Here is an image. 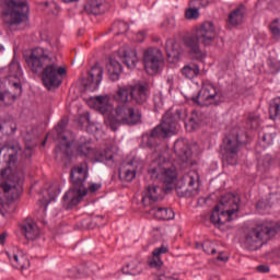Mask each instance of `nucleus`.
Returning a JSON list of instances; mask_svg holds the SVG:
<instances>
[{
    "instance_id": "obj_1",
    "label": "nucleus",
    "mask_w": 280,
    "mask_h": 280,
    "mask_svg": "<svg viewBox=\"0 0 280 280\" xmlns=\"http://www.w3.org/2000/svg\"><path fill=\"white\" fill-rule=\"evenodd\" d=\"M150 97V85L148 83H135L126 85H117V90L114 93L115 102H118L114 109V115L108 116L105 124L117 132L119 126H139L143 114L141 110L129 104L130 100H133L136 104H145Z\"/></svg>"
},
{
    "instance_id": "obj_2",
    "label": "nucleus",
    "mask_w": 280,
    "mask_h": 280,
    "mask_svg": "<svg viewBox=\"0 0 280 280\" xmlns=\"http://www.w3.org/2000/svg\"><path fill=\"white\" fill-rule=\"evenodd\" d=\"M26 65L33 73H40L44 86L54 89L60 86L62 79L60 75L67 74L65 67L58 66V57L54 52L45 48H34L31 55L26 58Z\"/></svg>"
},
{
    "instance_id": "obj_3",
    "label": "nucleus",
    "mask_w": 280,
    "mask_h": 280,
    "mask_svg": "<svg viewBox=\"0 0 280 280\" xmlns=\"http://www.w3.org/2000/svg\"><path fill=\"white\" fill-rule=\"evenodd\" d=\"M4 153L3 158L7 159V168L2 170L1 176L3 182L1 189L3 191L4 200H19L23 194V182L25 180V173L23 168H14L16 165V155L21 152V145L18 142L7 144L1 148Z\"/></svg>"
},
{
    "instance_id": "obj_4",
    "label": "nucleus",
    "mask_w": 280,
    "mask_h": 280,
    "mask_svg": "<svg viewBox=\"0 0 280 280\" xmlns=\"http://www.w3.org/2000/svg\"><path fill=\"white\" fill-rule=\"evenodd\" d=\"M183 109H176L173 114L167 112L162 119V122L151 130L150 133L142 135V144L144 148H156L161 139H167L170 135L178 132V121L185 119Z\"/></svg>"
},
{
    "instance_id": "obj_5",
    "label": "nucleus",
    "mask_w": 280,
    "mask_h": 280,
    "mask_svg": "<svg viewBox=\"0 0 280 280\" xmlns=\"http://www.w3.org/2000/svg\"><path fill=\"white\" fill-rule=\"evenodd\" d=\"M88 178L89 165L86 162L71 168L70 180L72 183V188L63 196L65 202L69 201L70 207H75V205L82 202V198L89 194V190L84 187V183H86Z\"/></svg>"
},
{
    "instance_id": "obj_6",
    "label": "nucleus",
    "mask_w": 280,
    "mask_h": 280,
    "mask_svg": "<svg viewBox=\"0 0 280 280\" xmlns=\"http://www.w3.org/2000/svg\"><path fill=\"white\" fill-rule=\"evenodd\" d=\"M2 21L9 30H16L21 23L27 21V14L30 7H27V0H2Z\"/></svg>"
},
{
    "instance_id": "obj_7",
    "label": "nucleus",
    "mask_w": 280,
    "mask_h": 280,
    "mask_svg": "<svg viewBox=\"0 0 280 280\" xmlns=\"http://www.w3.org/2000/svg\"><path fill=\"white\" fill-rule=\"evenodd\" d=\"M246 131L240 127H234L230 135L223 139L221 150L223 152V161L228 165H237V153L240 145L246 141Z\"/></svg>"
},
{
    "instance_id": "obj_8",
    "label": "nucleus",
    "mask_w": 280,
    "mask_h": 280,
    "mask_svg": "<svg viewBox=\"0 0 280 280\" xmlns=\"http://www.w3.org/2000/svg\"><path fill=\"white\" fill-rule=\"evenodd\" d=\"M279 233V226L261 223L245 232L244 246L247 250H259L264 246V240H270Z\"/></svg>"
},
{
    "instance_id": "obj_9",
    "label": "nucleus",
    "mask_w": 280,
    "mask_h": 280,
    "mask_svg": "<svg viewBox=\"0 0 280 280\" xmlns=\"http://www.w3.org/2000/svg\"><path fill=\"white\" fill-rule=\"evenodd\" d=\"M197 106H220L224 102V93L209 81H203L200 91L191 97Z\"/></svg>"
},
{
    "instance_id": "obj_10",
    "label": "nucleus",
    "mask_w": 280,
    "mask_h": 280,
    "mask_svg": "<svg viewBox=\"0 0 280 280\" xmlns=\"http://www.w3.org/2000/svg\"><path fill=\"white\" fill-rule=\"evenodd\" d=\"M198 172L190 171L186 173L176 184L175 189L179 198H191L198 194Z\"/></svg>"
},
{
    "instance_id": "obj_11",
    "label": "nucleus",
    "mask_w": 280,
    "mask_h": 280,
    "mask_svg": "<svg viewBox=\"0 0 280 280\" xmlns=\"http://www.w3.org/2000/svg\"><path fill=\"white\" fill-rule=\"evenodd\" d=\"M77 152L81 156H92L95 163H110L115 158L113 149H105L104 151H93L89 142H82L78 144Z\"/></svg>"
},
{
    "instance_id": "obj_12",
    "label": "nucleus",
    "mask_w": 280,
    "mask_h": 280,
    "mask_svg": "<svg viewBox=\"0 0 280 280\" xmlns=\"http://www.w3.org/2000/svg\"><path fill=\"white\" fill-rule=\"evenodd\" d=\"M143 65L149 75H156L163 65V52L159 48H149L143 54Z\"/></svg>"
},
{
    "instance_id": "obj_13",
    "label": "nucleus",
    "mask_w": 280,
    "mask_h": 280,
    "mask_svg": "<svg viewBox=\"0 0 280 280\" xmlns=\"http://www.w3.org/2000/svg\"><path fill=\"white\" fill-rule=\"evenodd\" d=\"M194 34L200 45L209 47L210 45H213V42L215 40V24L211 21H206L196 28Z\"/></svg>"
},
{
    "instance_id": "obj_14",
    "label": "nucleus",
    "mask_w": 280,
    "mask_h": 280,
    "mask_svg": "<svg viewBox=\"0 0 280 280\" xmlns=\"http://www.w3.org/2000/svg\"><path fill=\"white\" fill-rule=\"evenodd\" d=\"M217 207L226 218H229V221L231 222L233 213H237V211H240V198L234 196L232 192H228L221 198Z\"/></svg>"
},
{
    "instance_id": "obj_15",
    "label": "nucleus",
    "mask_w": 280,
    "mask_h": 280,
    "mask_svg": "<svg viewBox=\"0 0 280 280\" xmlns=\"http://www.w3.org/2000/svg\"><path fill=\"white\" fill-rule=\"evenodd\" d=\"M174 152L179 163H183L184 165H194V161L191 160L194 152L185 139H178L175 141Z\"/></svg>"
},
{
    "instance_id": "obj_16",
    "label": "nucleus",
    "mask_w": 280,
    "mask_h": 280,
    "mask_svg": "<svg viewBox=\"0 0 280 280\" xmlns=\"http://www.w3.org/2000/svg\"><path fill=\"white\" fill-rule=\"evenodd\" d=\"M103 78L104 68L96 63L88 72V78L84 80L83 84L88 91H97L100 84H102Z\"/></svg>"
},
{
    "instance_id": "obj_17",
    "label": "nucleus",
    "mask_w": 280,
    "mask_h": 280,
    "mask_svg": "<svg viewBox=\"0 0 280 280\" xmlns=\"http://www.w3.org/2000/svg\"><path fill=\"white\" fill-rule=\"evenodd\" d=\"M21 95H23V85L19 81L9 83L8 90H4L1 94L2 106H13Z\"/></svg>"
},
{
    "instance_id": "obj_18",
    "label": "nucleus",
    "mask_w": 280,
    "mask_h": 280,
    "mask_svg": "<svg viewBox=\"0 0 280 280\" xmlns=\"http://www.w3.org/2000/svg\"><path fill=\"white\" fill-rule=\"evenodd\" d=\"M161 200H163V188L161 186L150 185L145 188L141 202L144 209H150L155 202Z\"/></svg>"
},
{
    "instance_id": "obj_19",
    "label": "nucleus",
    "mask_w": 280,
    "mask_h": 280,
    "mask_svg": "<svg viewBox=\"0 0 280 280\" xmlns=\"http://www.w3.org/2000/svg\"><path fill=\"white\" fill-rule=\"evenodd\" d=\"M4 257L9 259L11 266L16 268V270H27L30 268V260L16 247L5 250Z\"/></svg>"
},
{
    "instance_id": "obj_20",
    "label": "nucleus",
    "mask_w": 280,
    "mask_h": 280,
    "mask_svg": "<svg viewBox=\"0 0 280 280\" xmlns=\"http://www.w3.org/2000/svg\"><path fill=\"white\" fill-rule=\"evenodd\" d=\"M176 166H174L172 163L168 161H163V166H162V183H164V191L165 194H170L172 189H174V186L172 184L174 180H176Z\"/></svg>"
},
{
    "instance_id": "obj_21",
    "label": "nucleus",
    "mask_w": 280,
    "mask_h": 280,
    "mask_svg": "<svg viewBox=\"0 0 280 280\" xmlns=\"http://www.w3.org/2000/svg\"><path fill=\"white\" fill-rule=\"evenodd\" d=\"M184 43L194 60H199L202 62L207 58V52L200 49V42L196 37L195 33L184 39Z\"/></svg>"
},
{
    "instance_id": "obj_22",
    "label": "nucleus",
    "mask_w": 280,
    "mask_h": 280,
    "mask_svg": "<svg viewBox=\"0 0 280 280\" xmlns=\"http://www.w3.org/2000/svg\"><path fill=\"white\" fill-rule=\"evenodd\" d=\"M21 233L24 235L28 242H34V240H38L40 237V229H38V225L36 222H34L31 219L24 220L20 224Z\"/></svg>"
},
{
    "instance_id": "obj_23",
    "label": "nucleus",
    "mask_w": 280,
    "mask_h": 280,
    "mask_svg": "<svg viewBox=\"0 0 280 280\" xmlns=\"http://www.w3.org/2000/svg\"><path fill=\"white\" fill-rule=\"evenodd\" d=\"M120 60L128 67V69H135L139 62V57H137V50L130 47L120 48L118 51Z\"/></svg>"
},
{
    "instance_id": "obj_24",
    "label": "nucleus",
    "mask_w": 280,
    "mask_h": 280,
    "mask_svg": "<svg viewBox=\"0 0 280 280\" xmlns=\"http://www.w3.org/2000/svg\"><path fill=\"white\" fill-rule=\"evenodd\" d=\"M5 72L8 73L5 77V82H8V84H14V82L21 84V78H23V70H21V63H19L16 59L12 60V62L5 69Z\"/></svg>"
},
{
    "instance_id": "obj_25",
    "label": "nucleus",
    "mask_w": 280,
    "mask_h": 280,
    "mask_svg": "<svg viewBox=\"0 0 280 280\" xmlns=\"http://www.w3.org/2000/svg\"><path fill=\"white\" fill-rule=\"evenodd\" d=\"M106 10H108V2L106 0H90L84 7L86 14H93L94 16L104 14Z\"/></svg>"
},
{
    "instance_id": "obj_26",
    "label": "nucleus",
    "mask_w": 280,
    "mask_h": 280,
    "mask_svg": "<svg viewBox=\"0 0 280 280\" xmlns=\"http://www.w3.org/2000/svg\"><path fill=\"white\" fill-rule=\"evenodd\" d=\"M166 56L168 62H178L180 60V44L176 39L166 40Z\"/></svg>"
},
{
    "instance_id": "obj_27",
    "label": "nucleus",
    "mask_w": 280,
    "mask_h": 280,
    "mask_svg": "<svg viewBox=\"0 0 280 280\" xmlns=\"http://www.w3.org/2000/svg\"><path fill=\"white\" fill-rule=\"evenodd\" d=\"M246 16V5L240 4L235 10L230 12L228 22L233 27L242 25L244 23V18Z\"/></svg>"
},
{
    "instance_id": "obj_28",
    "label": "nucleus",
    "mask_w": 280,
    "mask_h": 280,
    "mask_svg": "<svg viewBox=\"0 0 280 280\" xmlns=\"http://www.w3.org/2000/svg\"><path fill=\"white\" fill-rule=\"evenodd\" d=\"M137 161H131L122 165L119 170V176H122L124 180L131 183L137 176Z\"/></svg>"
},
{
    "instance_id": "obj_29",
    "label": "nucleus",
    "mask_w": 280,
    "mask_h": 280,
    "mask_svg": "<svg viewBox=\"0 0 280 280\" xmlns=\"http://www.w3.org/2000/svg\"><path fill=\"white\" fill-rule=\"evenodd\" d=\"M148 172H149V176L152 180H162V178H163V158L153 160Z\"/></svg>"
},
{
    "instance_id": "obj_30",
    "label": "nucleus",
    "mask_w": 280,
    "mask_h": 280,
    "mask_svg": "<svg viewBox=\"0 0 280 280\" xmlns=\"http://www.w3.org/2000/svg\"><path fill=\"white\" fill-rule=\"evenodd\" d=\"M96 108H98L102 115H106L108 110H110V97L108 95H98L90 98Z\"/></svg>"
},
{
    "instance_id": "obj_31",
    "label": "nucleus",
    "mask_w": 280,
    "mask_h": 280,
    "mask_svg": "<svg viewBox=\"0 0 280 280\" xmlns=\"http://www.w3.org/2000/svg\"><path fill=\"white\" fill-rule=\"evenodd\" d=\"M170 253V247L162 245L161 247H156L152 255L153 257L149 260V266L151 268H161L163 266V260H161V255H165Z\"/></svg>"
},
{
    "instance_id": "obj_32",
    "label": "nucleus",
    "mask_w": 280,
    "mask_h": 280,
    "mask_svg": "<svg viewBox=\"0 0 280 280\" xmlns=\"http://www.w3.org/2000/svg\"><path fill=\"white\" fill-rule=\"evenodd\" d=\"M150 215H154L156 220H174V210L170 208H154L147 210Z\"/></svg>"
},
{
    "instance_id": "obj_33",
    "label": "nucleus",
    "mask_w": 280,
    "mask_h": 280,
    "mask_svg": "<svg viewBox=\"0 0 280 280\" xmlns=\"http://www.w3.org/2000/svg\"><path fill=\"white\" fill-rule=\"evenodd\" d=\"M122 71L124 68L121 67V63L115 59H110L109 63L107 65V73L112 82H117Z\"/></svg>"
},
{
    "instance_id": "obj_34",
    "label": "nucleus",
    "mask_w": 280,
    "mask_h": 280,
    "mask_svg": "<svg viewBox=\"0 0 280 280\" xmlns=\"http://www.w3.org/2000/svg\"><path fill=\"white\" fill-rule=\"evenodd\" d=\"M180 73L187 80H194L200 75V66L195 62H190L180 69Z\"/></svg>"
},
{
    "instance_id": "obj_35",
    "label": "nucleus",
    "mask_w": 280,
    "mask_h": 280,
    "mask_svg": "<svg viewBox=\"0 0 280 280\" xmlns=\"http://www.w3.org/2000/svg\"><path fill=\"white\" fill-rule=\"evenodd\" d=\"M210 221L214 225L226 224V222H231L229 220V217H226L224 212L220 208H218V206L214 207L210 215Z\"/></svg>"
},
{
    "instance_id": "obj_36",
    "label": "nucleus",
    "mask_w": 280,
    "mask_h": 280,
    "mask_svg": "<svg viewBox=\"0 0 280 280\" xmlns=\"http://www.w3.org/2000/svg\"><path fill=\"white\" fill-rule=\"evenodd\" d=\"M15 200H5L2 202V212L1 215L8 222V220H12V214L16 211Z\"/></svg>"
},
{
    "instance_id": "obj_37",
    "label": "nucleus",
    "mask_w": 280,
    "mask_h": 280,
    "mask_svg": "<svg viewBox=\"0 0 280 280\" xmlns=\"http://www.w3.org/2000/svg\"><path fill=\"white\" fill-rule=\"evenodd\" d=\"M122 272L124 275L137 277V275H141V272H143V268H141V264H139V261H131L122 267Z\"/></svg>"
},
{
    "instance_id": "obj_38",
    "label": "nucleus",
    "mask_w": 280,
    "mask_h": 280,
    "mask_svg": "<svg viewBox=\"0 0 280 280\" xmlns=\"http://www.w3.org/2000/svg\"><path fill=\"white\" fill-rule=\"evenodd\" d=\"M270 119H280V96L273 98L269 105Z\"/></svg>"
},
{
    "instance_id": "obj_39",
    "label": "nucleus",
    "mask_w": 280,
    "mask_h": 280,
    "mask_svg": "<svg viewBox=\"0 0 280 280\" xmlns=\"http://www.w3.org/2000/svg\"><path fill=\"white\" fill-rule=\"evenodd\" d=\"M59 194H60V190L55 189L54 187L48 188V196H49V199H47V198L40 199V200H39V207H44V210H46V209H47V206H48L51 201L56 200V198L59 196Z\"/></svg>"
},
{
    "instance_id": "obj_40",
    "label": "nucleus",
    "mask_w": 280,
    "mask_h": 280,
    "mask_svg": "<svg viewBox=\"0 0 280 280\" xmlns=\"http://www.w3.org/2000/svg\"><path fill=\"white\" fill-rule=\"evenodd\" d=\"M268 73L275 75L280 72V61L275 58H269L267 60Z\"/></svg>"
},
{
    "instance_id": "obj_41",
    "label": "nucleus",
    "mask_w": 280,
    "mask_h": 280,
    "mask_svg": "<svg viewBox=\"0 0 280 280\" xmlns=\"http://www.w3.org/2000/svg\"><path fill=\"white\" fill-rule=\"evenodd\" d=\"M271 163H272V160L270 159V156H266L262 160H259L258 172H261L262 174L268 172V170H270Z\"/></svg>"
},
{
    "instance_id": "obj_42",
    "label": "nucleus",
    "mask_w": 280,
    "mask_h": 280,
    "mask_svg": "<svg viewBox=\"0 0 280 280\" xmlns=\"http://www.w3.org/2000/svg\"><path fill=\"white\" fill-rule=\"evenodd\" d=\"M203 248V252L207 253V255H215L217 250L213 247V243H211L210 241H206L202 244L197 243V248Z\"/></svg>"
},
{
    "instance_id": "obj_43",
    "label": "nucleus",
    "mask_w": 280,
    "mask_h": 280,
    "mask_svg": "<svg viewBox=\"0 0 280 280\" xmlns=\"http://www.w3.org/2000/svg\"><path fill=\"white\" fill-rule=\"evenodd\" d=\"M69 124V120L61 119L59 124L57 125V135L59 139H63V141H67V136H62L65 130L67 129V125Z\"/></svg>"
},
{
    "instance_id": "obj_44",
    "label": "nucleus",
    "mask_w": 280,
    "mask_h": 280,
    "mask_svg": "<svg viewBox=\"0 0 280 280\" xmlns=\"http://www.w3.org/2000/svg\"><path fill=\"white\" fill-rule=\"evenodd\" d=\"M114 30H117V34H126L130 30V25L124 21H117L114 23Z\"/></svg>"
},
{
    "instance_id": "obj_45",
    "label": "nucleus",
    "mask_w": 280,
    "mask_h": 280,
    "mask_svg": "<svg viewBox=\"0 0 280 280\" xmlns=\"http://www.w3.org/2000/svg\"><path fill=\"white\" fill-rule=\"evenodd\" d=\"M201 120L198 117V113H192L191 117L188 119L186 126H190L191 130H196L200 126Z\"/></svg>"
},
{
    "instance_id": "obj_46",
    "label": "nucleus",
    "mask_w": 280,
    "mask_h": 280,
    "mask_svg": "<svg viewBox=\"0 0 280 280\" xmlns=\"http://www.w3.org/2000/svg\"><path fill=\"white\" fill-rule=\"evenodd\" d=\"M1 128L2 131L5 132V135H14V132H16V122H4Z\"/></svg>"
},
{
    "instance_id": "obj_47",
    "label": "nucleus",
    "mask_w": 280,
    "mask_h": 280,
    "mask_svg": "<svg viewBox=\"0 0 280 280\" xmlns=\"http://www.w3.org/2000/svg\"><path fill=\"white\" fill-rule=\"evenodd\" d=\"M185 16L189 21H194L200 16V11L198 8H189L185 11Z\"/></svg>"
},
{
    "instance_id": "obj_48",
    "label": "nucleus",
    "mask_w": 280,
    "mask_h": 280,
    "mask_svg": "<svg viewBox=\"0 0 280 280\" xmlns=\"http://www.w3.org/2000/svg\"><path fill=\"white\" fill-rule=\"evenodd\" d=\"M279 23V19H276L272 21V23L269 25V30L273 37L280 38V28L277 25Z\"/></svg>"
},
{
    "instance_id": "obj_49",
    "label": "nucleus",
    "mask_w": 280,
    "mask_h": 280,
    "mask_svg": "<svg viewBox=\"0 0 280 280\" xmlns=\"http://www.w3.org/2000/svg\"><path fill=\"white\" fill-rule=\"evenodd\" d=\"M260 118L259 115L250 114L247 120V124L250 128H259Z\"/></svg>"
},
{
    "instance_id": "obj_50",
    "label": "nucleus",
    "mask_w": 280,
    "mask_h": 280,
    "mask_svg": "<svg viewBox=\"0 0 280 280\" xmlns=\"http://www.w3.org/2000/svg\"><path fill=\"white\" fill-rule=\"evenodd\" d=\"M261 139L266 145H272V142L275 141V133H262Z\"/></svg>"
},
{
    "instance_id": "obj_51",
    "label": "nucleus",
    "mask_w": 280,
    "mask_h": 280,
    "mask_svg": "<svg viewBox=\"0 0 280 280\" xmlns=\"http://www.w3.org/2000/svg\"><path fill=\"white\" fill-rule=\"evenodd\" d=\"M100 189H102V184L100 183H94L86 188L90 194H95V191H100Z\"/></svg>"
},
{
    "instance_id": "obj_52",
    "label": "nucleus",
    "mask_w": 280,
    "mask_h": 280,
    "mask_svg": "<svg viewBox=\"0 0 280 280\" xmlns=\"http://www.w3.org/2000/svg\"><path fill=\"white\" fill-rule=\"evenodd\" d=\"M63 154H65L68 159L73 155V151L71 150V143L66 142Z\"/></svg>"
},
{
    "instance_id": "obj_53",
    "label": "nucleus",
    "mask_w": 280,
    "mask_h": 280,
    "mask_svg": "<svg viewBox=\"0 0 280 280\" xmlns=\"http://www.w3.org/2000/svg\"><path fill=\"white\" fill-rule=\"evenodd\" d=\"M257 272H270V267H268L267 265H259L258 267H256Z\"/></svg>"
},
{
    "instance_id": "obj_54",
    "label": "nucleus",
    "mask_w": 280,
    "mask_h": 280,
    "mask_svg": "<svg viewBox=\"0 0 280 280\" xmlns=\"http://www.w3.org/2000/svg\"><path fill=\"white\" fill-rule=\"evenodd\" d=\"M153 102L158 108H161V106H163V98L161 97V95H155Z\"/></svg>"
},
{
    "instance_id": "obj_55",
    "label": "nucleus",
    "mask_w": 280,
    "mask_h": 280,
    "mask_svg": "<svg viewBox=\"0 0 280 280\" xmlns=\"http://www.w3.org/2000/svg\"><path fill=\"white\" fill-rule=\"evenodd\" d=\"M166 84H168L170 91H172V89H174V75H168L166 78Z\"/></svg>"
},
{
    "instance_id": "obj_56",
    "label": "nucleus",
    "mask_w": 280,
    "mask_h": 280,
    "mask_svg": "<svg viewBox=\"0 0 280 280\" xmlns=\"http://www.w3.org/2000/svg\"><path fill=\"white\" fill-rule=\"evenodd\" d=\"M43 5L45 7L44 10H47V8H55V9H58V5H56V3L51 2H44Z\"/></svg>"
},
{
    "instance_id": "obj_57",
    "label": "nucleus",
    "mask_w": 280,
    "mask_h": 280,
    "mask_svg": "<svg viewBox=\"0 0 280 280\" xmlns=\"http://www.w3.org/2000/svg\"><path fill=\"white\" fill-rule=\"evenodd\" d=\"M160 280H178V278L163 275V276H160Z\"/></svg>"
},
{
    "instance_id": "obj_58",
    "label": "nucleus",
    "mask_w": 280,
    "mask_h": 280,
    "mask_svg": "<svg viewBox=\"0 0 280 280\" xmlns=\"http://www.w3.org/2000/svg\"><path fill=\"white\" fill-rule=\"evenodd\" d=\"M219 261H229V257L222 256V253L219 254L218 258Z\"/></svg>"
},
{
    "instance_id": "obj_59",
    "label": "nucleus",
    "mask_w": 280,
    "mask_h": 280,
    "mask_svg": "<svg viewBox=\"0 0 280 280\" xmlns=\"http://www.w3.org/2000/svg\"><path fill=\"white\" fill-rule=\"evenodd\" d=\"M5 237H8V232H3L1 234V244L4 245L5 244Z\"/></svg>"
},
{
    "instance_id": "obj_60",
    "label": "nucleus",
    "mask_w": 280,
    "mask_h": 280,
    "mask_svg": "<svg viewBox=\"0 0 280 280\" xmlns=\"http://www.w3.org/2000/svg\"><path fill=\"white\" fill-rule=\"evenodd\" d=\"M197 5H207V0H196Z\"/></svg>"
},
{
    "instance_id": "obj_61",
    "label": "nucleus",
    "mask_w": 280,
    "mask_h": 280,
    "mask_svg": "<svg viewBox=\"0 0 280 280\" xmlns=\"http://www.w3.org/2000/svg\"><path fill=\"white\" fill-rule=\"evenodd\" d=\"M95 222H100V220H104V217H102V215H97V217H95Z\"/></svg>"
},
{
    "instance_id": "obj_62",
    "label": "nucleus",
    "mask_w": 280,
    "mask_h": 280,
    "mask_svg": "<svg viewBox=\"0 0 280 280\" xmlns=\"http://www.w3.org/2000/svg\"><path fill=\"white\" fill-rule=\"evenodd\" d=\"M138 38H139V40H143V33H138Z\"/></svg>"
},
{
    "instance_id": "obj_63",
    "label": "nucleus",
    "mask_w": 280,
    "mask_h": 280,
    "mask_svg": "<svg viewBox=\"0 0 280 280\" xmlns=\"http://www.w3.org/2000/svg\"><path fill=\"white\" fill-rule=\"evenodd\" d=\"M46 143H47V140H44V141H43V145H45Z\"/></svg>"
},
{
    "instance_id": "obj_64",
    "label": "nucleus",
    "mask_w": 280,
    "mask_h": 280,
    "mask_svg": "<svg viewBox=\"0 0 280 280\" xmlns=\"http://www.w3.org/2000/svg\"><path fill=\"white\" fill-rule=\"evenodd\" d=\"M172 27H174V20H172Z\"/></svg>"
}]
</instances>
